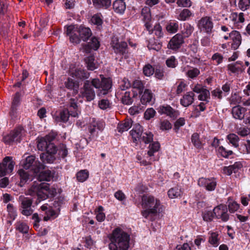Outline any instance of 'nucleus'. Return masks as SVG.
Masks as SVG:
<instances>
[{"mask_svg": "<svg viewBox=\"0 0 250 250\" xmlns=\"http://www.w3.org/2000/svg\"><path fill=\"white\" fill-rule=\"evenodd\" d=\"M51 172L49 171L41 172L37 180H34L27 192L31 196H37L36 204H38L42 200H44L49 197L54 196L56 190L50 188L48 184L42 182L43 181L50 180Z\"/></svg>", "mask_w": 250, "mask_h": 250, "instance_id": "1", "label": "nucleus"}, {"mask_svg": "<svg viewBox=\"0 0 250 250\" xmlns=\"http://www.w3.org/2000/svg\"><path fill=\"white\" fill-rule=\"evenodd\" d=\"M93 87L98 89V96L102 97L109 92L111 88V82L110 79L105 78H102L101 80L99 79H93L91 82L88 80L85 81L80 93L83 98L87 101H91L95 98V92Z\"/></svg>", "mask_w": 250, "mask_h": 250, "instance_id": "2", "label": "nucleus"}, {"mask_svg": "<svg viewBox=\"0 0 250 250\" xmlns=\"http://www.w3.org/2000/svg\"><path fill=\"white\" fill-rule=\"evenodd\" d=\"M110 250H128L130 241L129 235L120 228L114 229L109 235Z\"/></svg>", "mask_w": 250, "mask_h": 250, "instance_id": "3", "label": "nucleus"}, {"mask_svg": "<svg viewBox=\"0 0 250 250\" xmlns=\"http://www.w3.org/2000/svg\"><path fill=\"white\" fill-rule=\"evenodd\" d=\"M66 35L69 36L70 42L73 44H78L81 40L86 42L92 35L89 28L83 26L71 24L65 26Z\"/></svg>", "mask_w": 250, "mask_h": 250, "instance_id": "4", "label": "nucleus"}, {"mask_svg": "<svg viewBox=\"0 0 250 250\" xmlns=\"http://www.w3.org/2000/svg\"><path fill=\"white\" fill-rule=\"evenodd\" d=\"M142 206L144 209L142 215L146 219L152 220L153 216L162 211L160 202L154 197L144 195L142 197Z\"/></svg>", "mask_w": 250, "mask_h": 250, "instance_id": "5", "label": "nucleus"}, {"mask_svg": "<svg viewBox=\"0 0 250 250\" xmlns=\"http://www.w3.org/2000/svg\"><path fill=\"white\" fill-rule=\"evenodd\" d=\"M130 134L133 141L136 144L144 143L146 144H149L153 141V135L150 132L143 131V127L139 124H136L133 128L130 131Z\"/></svg>", "mask_w": 250, "mask_h": 250, "instance_id": "6", "label": "nucleus"}, {"mask_svg": "<svg viewBox=\"0 0 250 250\" xmlns=\"http://www.w3.org/2000/svg\"><path fill=\"white\" fill-rule=\"evenodd\" d=\"M25 130L21 126L15 128L9 134L3 137V142L7 145H11L13 143H20L21 138L24 134Z\"/></svg>", "mask_w": 250, "mask_h": 250, "instance_id": "7", "label": "nucleus"}, {"mask_svg": "<svg viewBox=\"0 0 250 250\" xmlns=\"http://www.w3.org/2000/svg\"><path fill=\"white\" fill-rule=\"evenodd\" d=\"M23 167L26 169H30L34 173H39L41 170L44 168L43 164L36 160L34 155H30L26 158L22 163Z\"/></svg>", "mask_w": 250, "mask_h": 250, "instance_id": "8", "label": "nucleus"}, {"mask_svg": "<svg viewBox=\"0 0 250 250\" xmlns=\"http://www.w3.org/2000/svg\"><path fill=\"white\" fill-rule=\"evenodd\" d=\"M160 148V144L158 142H153L149 146V150L147 151V158H149L148 160L146 159H142L141 155L137 154L136 159L137 162L141 165L147 166L150 165L151 162L154 161L155 159L153 157L154 153L157 152Z\"/></svg>", "mask_w": 250, "mask_h": 250, "instance_id": "9", "label": "nucleus"}, {"mask_svg": "<svg viewBox=\"0 0 250 250\" xmlns=\"http://www.w3.org/2000/svg\"><path fill=\"white\" fill-rule=\"evenodd\" d=\"M19 200L20 202V210L21 214L27 216L31 215L34 211L32 208L33 199L21 195L19 197Z\"/></svg>", "mask_w": 250, "mask_h": 250, "instance_id": "10", "label": "nucleus"}, {"mask_svg": "<svg viewBox=\"0 0 250 250\" xmlns=\"http://www.w3.org/2000/svg\"><path fill=\"white\" fill-rule=\"evenodd\" d=\"M244 16L243 13L238 14L236 12H233L228 18H226L225 20L228 21L229 26L232 28L240 29L242 27V24L245 21Z\"/></svg>", "mask_w": 250, "mask_h": 250, "instance_id": "11", "label": "nucleus"}, {"mask_svg": "<svg viewBox=\"0 0 250 250\" xmlns=\"http://www.w3.org/2000/svg\"><path fill=\"white\" fill-rule=\"evenodd\" d=\"M198 28L201 31L206 32L207 34H210L213 32V23L211 17L205 16L202 17L198 22Z\"/></svg>", "mask_w": 250, "mask_h": 250, "instance_id": "12", "label": "nucleus"}, {"mask_svg": "<svg viewBox=\"0 0 250 250\" xmlns=\"http://www.w3.org/2000/svg\"><path fill=\"white\" fill-rule=\"evenodd\" d=\"M15 165L14 162L12 160V158L9 156L5 157L2 162L0 164V176H4L11 173L14 168Z\"/></svg>", "mask_w": 250, "mask_h": 250, "instance_id": "13", "label": "nucleus"}, {"mask_svg": "<svg viewBox=\"0 0 250 250\" xmlns=\"http://www.w3.org/2000/svg\"><path fill=\"white\" fill-rule=\"evenodd\" d=\"M215 218L221 219L223 222H227L229 220V217L228 213V207L226 205L220 204L213 209Z\"/></svg>", "mask_w": 250, "mask_h": 250, "instance_id": "14", "label": "nucleus"}, {"mask_svg": "<svg viewBox=\"0 0 250 250\" xmlns=\"http://www.w3.org/2000/svg\"><path fill=\"white\" fill-rule=\"evenodd\" d=\"M88 130L91 135H94L98 131H102L105 125L104 121L94 118H89Z\"/></svg>", "mask_w": 250, "mask_h": 250, "instance_id": "15", "label": "nucleus"}, {"mask_svg": "<svg viewBox=\"0 0 250 250\" xmlns=\"http://www.w3.org/2000/svg\"><path fill=\"white\" fill-rule=\"evenodd\" d=\"M198 185L205 188L207 190L212 191L215 190L217 186V181L214 178H207L201 177L198 181Z\"/></svg>", "mask_w": 250, "mask_h": 250, "instance_id": "16", "label": "nucleus"}, {"mask_svg": "<svg viewBox=\"0 0 250 250\" xmlns=\"http://www.w3.org/2000/svg\"><path fill=\"white\" fill-rule=\"evenodd\" d=\"M37 147L41 151L46 150L51 153L57 152V147L54 144L47 141L45 138H42L38 141Z\"/></svg>", "mask_w": 250, "mask_h": 250, "instance_id": "17", "label": "nucleus"}, {"mask_svg": "<svg viewBox=\"0 0 250 250\" xmlns=\"http://www.w3.org/2000/svg\"><path fill=\"white\" fill-rule=\"evenodd\" d=\"M112 46L115 53L126 58L128 51L127 44L125 42H114V41H113Z\"/></svg>", "mask_w": 250, "mask_h": 250, "instance_id": "18", "label": "nucleus"}, {"mask_svg": "<svg viewBox=\"0 0 250 250\" xmlns=\"http://www.w3.org/2000/svg\"><path fill=\"white\" fill-rule=\"evenodd\" d=\"M157 110L160 114H166L173 119H176L179 115L178 111L174 109L169 105H160Z\"/></svg>", "mask_w": 250, "mask_h": 250, "instance_id": "19", "label": "nucleus"}, {"mask_svg": "<svg viewBox=\"0 0 250 250\" xmlns=\"http://www.w3.org/2000/svg\"><path fill=\"white\" fill-rule=\"evenodd\" d=\"M184 42L183 35L178 33L171 38L168 43L167 47L169 49L176 50L180 48Z\"/></svg>", "mask_w": 250, "mask_h": 250, "instance_id": "20", "label": "nucleus"}, {"mask_svg": "<svg viewBox=\"0 0 250 250\" xmlns=\"http://www.w3.org/2000/svg\"><path fill=\"white\" fill-rule=\"evenodd\" d=\"M18 173L20 178V185L21 187H23L25 184L27 183L28 182L32 181L35 179L37 180V178L39 177L33 178L29 171L22 169L19 170Z\"/></svg>", "mask_w": 250, "mask_h": 250, "instance_id": "21", "label": "nucleus"}, {"mask_svg": "<svg viewBox=\"0 0 250 250\" xmlns=\"http://www.w3.org/2000/svg\"><path fill=\"white\" fill-rule=\"evenodd\" d=\"M145 27L149 32V34H154L158 39L163 37L164 34L162 32V28L159 23L156 24L152 28L151 23H147Z\"/></svg>", "mask_w": 250, "mask_h": 250, "instance_id": "22", "label": "nucleus"}, {"mask_svg": "<svg viewBox=\"0 0 250 250\" xmlns=\"http://www.w3.org/2000/svg\"><path fill=\"white\" fill-rule=\"evenodd\" d=\"M194 94L192 91L188 92L180 99V104L184 107H188L194 101Z\"/></svg>", "mask_w": 250, "mask_h": 250, "instance_id": "23", "label": "nucleus"}, {"mask_svg": "<svg viewBox=\"0 0 250 250\" xmlns=\"http://www.w3.org/2000/svg\"><path fill=\"white\" fill-rule=\"evenodd\" d=\"M242 167V165L240 162H236L232 165L224 167L222 169L223 173L227 175H230L232 173L237 172Z\"/></svg>", "mask_w": 250, "mask_h": 250, "instance_id": "24", "label": "nucleus"}, {"mask_svg": "<svg viewBox=\"0 0 250 250\" xmlns=\"http://www.w3.org/2000/svg\"><path fill=\"white\" fill-rule=\"evenodd\" d=\"M229 38L232 40L231 47L234 49L238 48L241 43V36L239 32L233 31L229 33Z\"/></svg>", "mask_w": 250, "mask_h": 250, "instance_id": "25", "label": "nucleus"}, {"mask_svg": "<svg viewBox=\"0 0 250 250\" xmlns=\"http://www.w3.org/2000/svg\"><path fill=\"white\" fill-rule=\"evenodd\" d=\"M70 73L72 77L79 79H87L89 76V74L82 68H76L74 70L71 69Z\"/></svg>", "mask_w": 250, "mask_h": 250, "instance_id": "26", "label": "nucleus"}, {"mask_svg": "<svg viewBox=\"0 0 250 250\" xmlns=\"http://www.w3.org/2000/svg\"><path fill=\"white\" fill-rule=\"evenodd\" d=\"M246 111L245 107L238 105L232 108L231 113L234 118L241 120L244 118Z\"/></svg>", "mask_w": 250, "mask_h": 250, "instance_id": "27", "label": "nucleus"}, {"mask_svg": "<svg viewBox=\"0 0 250 250\" xmlns=\"http://www.w3.org/2000/svg\"><path fill=\"white\" fill-rule=\"evenodd\" d=\"M191 141L194 146L198 149H201L205 144L203 138H201L199 134L197 132L192 134Z\"/></svg>", "mask_w": 250, "mask_h": 250, "instance_id": "28", "label": "nucleus"}, {"mask_svg": "<svg viewBox=\"0 0 250 250\" xmlns=\"http://www.w3.org/2000/svg\"><path fill=\"white\" fill-rule=\"evenodd\" d=\"M56 153H51L47 151L45 153H42L40 155L41 160L43 163H53L56 159Z\"/></svg>", "mask_w": 250, "mask_h": 250, "instance_id": "29", "label": "nucleus"}, {"mask_svg": "<svg viewBox=\"0 0 250 250\" xmlns=\"http://www.w3.org/2000/svg\"><path fill=\"white\" fill-rule=\"evenodd\" d=\"M93 5L98 9H107L111 7V0H92Z\"/></svg>", "mask_w": 250, "mask_h": 250, "instance_id": "30", "label": "nucleus"}, {"mask_svg": "<svg viewBox=\"0 0 250 250\" xmlns=\"http://www.w3.org/2000/svg\"><path fill=\"white\" fill-rule=\"evenodd\" d=\"M242 64V62L237 61L234 63L229 64L228 66V69L233 73H238L239 72H242L245 69Z\"/></svg>", "mask_w": 250, "mask_h": 250, "instance_id": "31", "label": "nucleus"}, {"mask_svg": "<svg viewBox=\"0 0 250 250\" xmlns=\"http://www.w3.org/2000/svg\"><path fill=\"white\" fill-rule=\"evenodd\" d=\"M69 108L68 109L69 111V116H71L73 117H78L79 111L76 100L74 99H71L69 103Z\"/></svg>", "mask_w": 250, "mask_h": 250, "instance_id": "32", "label": "nucleus"}, {"mask_svg": "<svg viewBox=\"0 0 250 250\" xmlns=\"http://www.w3.org/2000/svg\"><path fill=\"white\" fill-rule=\"evenodd\" d=\"M113 8L116 13L123 14L126 9L125 2L121 0H115L113 3Z\"/></svg>", "mask_w": 250, "mask_h": 250, "instance_id": "33", "label": "nucleus"}, {"mask_svg": "<svg viewBox=\"0 0 250 250\" xmlns=\"http://www.w3.org/2000/svg\"><path fill=\"white\" fill-rule=\"evenodd\" d=\"M208 242L213 247H217L220 244V238L217 232H211L208 234Z\"/></svg>", "mask_w": 250, "mask_h": 250, "instance_id": "34", "label": "nucleus"}, {"mask_svg": "<svg viewBox=\"0 0 250 250\" xmlns=\"http://www.w3.org/2000/svg\"><path fill=\"white\" fill-rule=\"evenodd\" d=\"M153 99V93L151 90L146 89L142 95L141 102L142 104H146L150 103Z\"/></svg>", "mask_w": 250, "mask_h": 250, "instance_id": "35", "label": "nucleus"}, {"mask_svg": "<svg viewBox=\"0 0 250 250\" xmlns=\"http://www.w3.org/2000/svg\"><path fill=\"white\" fill-rule=\"evenodd\" d=\"M147 47L149 50L159 51L162 47V44L154 38L150 39L148 41Z\"/></svg>", "mask_w": 250, "mask_h": 250, "instance_id": "36", "label": "nucleus"}, {"mask_svg": "<svg viewBox=\"0 0 250 250\" xmlns=\"http://www.w3.org/2000/svg\"><path fill=\"white\" fill-rule=\"evenodd\" d=\"M132 121L131 120H125L118 124L117 129L119 132H123L128 130L132 126Z\"/></svg>", "mask_w": 250, "mask_h": 250, "instance_id": "37", "label": "nucleus"}, {"mask_svg": "<svg viewBox=\"0 0 250 250\" xmlns=\"http://www.w3.org/2000/svg\"><path fill=\"white\" fill-rule=\"evenodd\" d=\"M182 191L181 188L176 187L170 188L167 191V195L171 199L181 197Z\"/></svg>", "mask_w": 250, "mask_h": 250, "instance_id": "38", "label": "nucleus"}, {"mask_svg": "<svg viewBox=\"0 0 250 250\" xmlns=\"http://www.w3.org/2000/svg\"><path fill=\"white\" fill-rule=\"evenodd\" d=\"M141 15L146 26L147 23H150L151 16L150 8L147 6L144 7L142 10Z\"/></svg>", "mask_w": 250, "mask_h": 250, "instance_id": "39", "label": "nucleus"}, {"mask_svg": "<svg viewBox=\"0 0 250 250\" xmlns=\"http://www.w3.org/2000/svg\"><path fill=\"white\" fill-rule=\"evenodd\" d=\"M194 14L188 9H184L179 13L177 19L182 21L188 20Z\"/></svg>", "mask_w": 250, "mask_h": 250, "instance_id": "40", "label": "nucleus"}, {"mask_svg": "<svg viewBox=\"0 0 250 250\" xmlns=\"http://www.w3.org/2000/svg\"><path fill=\"white\" fill-rule=\"evenodd\" d=\"M194 30V27L188 23H185L183 24V28L182 30V35L184 38L189 37Z\"/></svg>", "mask_w": 250, "mask_h": 250, "instance_id": "41", "label": "nucleus"}, {"mask_svg": "<svg viewBox=\"0 0 250 250\" xmlns=\"http://www.w3.org/2000/svg\"><path fill=\"white\" fill-rule=\"evenodd\" d=\"M15 229L17 230L22 233H27L29 230L28 226L24 222L18 221L15 224Z\"/></svg>", "mask_w": 250, "mask_h": 250, "instance_id": "42", "label": "nucleus"}, {"mask_svg": "<svg viewBox=\"0 0 250 250\" xmlns=\"http://www.w3.org/2000/svg\"><path fill=\"white\" fill-rule=\"evenodd\" d=\"M237 148L241 153L250 154V140H248L247 143L245 142L241 143Z\"/></svg>", "mask_w": 250, "mask_h": 250, "instance_id": "43", "label": "nucleus"}, {"mask_svg": "<svg viewBox=\"0 0 250 250\" xmlns=\"http://www.w3.org/2000/svg\"><path fill=\"white\" fill-rule=\"evenodd\" d=\"M178 28L179 23L177 21H169L166 26L167 32L172 34L176 33L178 31Z\"/></svg>", "mask_w": 250, "mask_h": 250, "instance_id": "44", "label": "nucleus"}, {"mask_svg": "<svg viewBox=\"0 0 250 250\" xmlns=\"http://www.w3.org/2000/svg\"><path fill=\"white\" fill-rule=\"evenodd\" d=\"M218 154L224 158H231L233 152L230 150H228L223 146H219L217 149Z\"/></svg>", "mask_w": 250, "mask_h": 250, "instance_id": "45", "label": "nucleus"}, {"mask_svg": "<svg viewBox=\"0 0 250 250\" xmlns=\"http://www.w3.org/2000/svg\"><path fill=\"white\" fill-rule=\"evenodd\" d=\"M228 210L229 209V211L232 213L238 210L239 208L240 205L235 201H233V200L230 198H229L228 201Z\"/></svg>", "mask_w": 250, "mask_h": 250, "instance_id": "46", "label": "nucleus"}, {"mask_svg": "<svg viewBox=\"0 0 250 250\" xmlns=\"http://www.w3.org/2000/svg\"><path fill=\"white\" fill-rule=\"evenodd\" d=\"M7 210L8 213V217L12 220H14L17 216L16 208L12 204H8L7 206Z\"/></svg>", "mask_w": 250, "mask_h": 250, "instance_id": "47", "label": "nucleus"}, {"mask_svg": "<svg viewBox=\"0 0 250 250\" xmlns=\"http://www.w3.org/2000/svg\"><path fill=\"white\" fill-rule=\"evenodd\" d=\"M133 88H136L139 90L140 94H142L145 87V83L139 79H135L132 83Z\"/></svg>", "mask_w": 250, "mask_h": 250, "instance_id": "48", "label": "nucleus"}, {"mask_svg": "<svg viewBox=\"0 0 250 250\" xmlns=\"http://www.w3.org/2000/svg\"><path fill=\"white\" fill-rule=\"evenodd\" d=\"M104 208L102 206H99L95 210V214L96 215V219L99 222H103L105 218V214L104 212Z\"/></svg>", "mask_w": 250, "mask_h": 250, "instance_id": "49", "label": "nucleus"}, {"mask_svg": "<svg viewBox=\"0 0 250 250\" xmlns=\"http://www.w3.org/2000/svg\"><path fill=\"white\" fill-rule=\"evenodd\" d=\"M85 62L88 69L94 70L97 68L96 63L95 62V58L93 56H90L85 59Z\"/></svg>", "mask_w": 250, "mask_h": 250, "instance_id": "50", "label": "nucleus"}, {"mask_svg": "<svg viewBox=\"0 0 250 250\" xmlns=\"http://www.w3.org/2000/svg\"><path fill=\"white\" fill-rule=\"evenodd\" d=\"M227 139L229 140V143L235 147L239 146V138L237 135L234 133H231L227 136Z\"/></svg>", "mask_w": 250, "mask_h": 250, "instance_id": "51", "label": "nucleus"}, {"mask_svg": "<svg viewBox=\"0 0 250 250\" xmlns=\"http://www.w3.org/2000/svg\"><path fill=\"white\" fill-rule=\"evenodd\" d=\"M200 73V70L197 68L191 67L186 73V76L190 79H194Z\"/></svg>", "mask_w": 250, "mask_h": 250, "instance_id": "52", "label": "nucleus"}, {"mask_svg": "<svg viewBox=\"0 0 250 250\" xmlns=\"http://www.w3.org/2000/svg\"><path fill=\"white\" fill-rule=\"evenodd\" d=\"M102 16L100 14H95L93 15L91 19L92 23L97 26L99 29H101L103 24V20L101 18Z\"/></svg>", "mask_w": 250, "mask_h": 250, "instance_id": "53", "label": "nucleus"}, {"mask_svg": "<svg viewBox=\"0 0 250 250\" xmlns=\"http://www.w3.org/2000/svg\"><path fill=\"white\" fill-rule=\"evenodd\" d=\"M88 172L87 170H81L77 174V179L80 182H83L88 177Z\"/></svg>", "mask_w": 250, "mask_h": 250, "instance_id": "54", "label": "nucleus"}, {"mask_svg": "<svg viewBox=\"0 0 250 250\" xmlns=\"http://www.w3.org/2000/svg\"><path fill=\"white\" fill-rule=\"evenodd\" d=\"M210 98V93L208 89H204L201 92L198 96V99L208 103V99Z\"/></svg>", "mask_w": 250, "mask_h": 250, "instance_id": "55", "label": "nucleus"}, {"mask_svg": "<svg viewBox=\"0 0 250 250\" xmlns=\"http://www.w3.org/2000/svg\"><path fill=\"white\" fill-rule=\"evenodd\" d=\"M203 220L205 221L209 222L213 220L215 217L214 211L205 210L202 213Z\"/></svg>", "mask_w": 250, "mask_h": 250, "instance_id": "56", "label": "nucleus"}, {"mask_svg": "<svg viewBox=\"0 0 250 250\" xmlns=\"http://www.w3.org/2000/svg\"><path fill=\"white\" fill-rule=\"evenodd\" d=\"M58 151V155L62 158H64L68 154V150L64 144H60L59 146Z\"/></svg>", "mask_w": 250, "mask_h": 250, "instance_id": "57", "label": "nucleus"}, {"mask_svg": "<svg viewBox=\"0 0 250 250\" xmlns=\"http://www.w3.org/2000/svg\"><path fill=\"white\" fill-rule=\"evenodd\" d=\"M88 45L90 48L96 50L100 46V42L97 38L93 37L90 40Z\"/></svg>", "mask_w": 250, "mask_h": 250, "instance_id": "58", "label": "nucleus"}, {"mask_svg": "<svg viewBox=\"0 0 250 250\" xmlns=\"http://www.w3.org/2000/svg\"><path fill=\"white\" fill-rule=\"evenodd\" d=\"M238 6L240 9L244 11L250 8V0H239Z\"/></svg>", "mask_w": 250, "mask_h": 250, "instance_id": "59", "label": "nucleus"}, {"mask_svg": "<svg viewBox=\"0 0 250 250\" xmlns=\"http://www.w3.org/2000/svg\"><path fill=\"white\" fill-rule=\"evenodd\" d=\"M211 95L214 99L221 100L223 97H226L223 91L219 88H216L211 91Z\"/></svg>", "mask_w": 250, "mask_h": 250, "instance_id": "60", "label": "nucleus"}, {"mask_svg": "<svg viewBox=\"0 0 250 250\" xmlns=\"http://www.w3.org/2000/svg\"><path fill=\"white\" fill-rule=\"evenodd\" d=\"M236 133L242 137L247 136L250 133V130L246 127H237L236 128Z\"/></svg>", "mask_w": 250, "mask_h": 250, "instance_id": "61", "label": "nucleus"}, {"mask_svg": "<svg viewBox=\"0 0 250 250\" xmlns=\"http://www.w3.org/2000/svg\"><path fill=\"white\" fill-rule=\"evenodd\" d=\"M143 73L146 76L149 77L154 73V68L150 64H146L143 68Z\"/></svg>", "mask_w": 250, "mask_h": 250, "instance_id": "62", "label": "nucleus"}, {"mask_svg": "<svg viewBox=\"0 0 250 250\" xmlns=\"http://www.w3.org/2000/svg\"><path fill=\"white\" fill-rule=\"evenodd\" d=\"M21 94L19 92H16L13 97V101L12 102L11 107L14 108H18L20 105L21 101Z\"/></svg>", "mask_w": 250, "mask_h": 250, "instance_id": "63", "label": "nucleus"}, {"mask_svg": "<svg viewBox=\"0 0 250 250\" xmlns=\"http://www.w3.org/2000/svg\"><path fill=\"white\" fill-rule=\"evenodd\" d=\"M166 64L167 67L175 68L178 64V61L174 56H171L166 60Z\"/></svg>", "mask_w": 250, "mask_h": 250, "instance_id": "64", "label": "nucleus"}]
</instances>
